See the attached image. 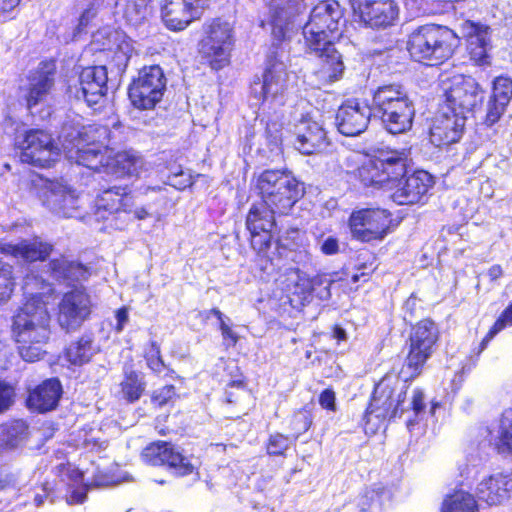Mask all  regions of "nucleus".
I'll return each mask as SVG.
<instances>
[{"instance_id":"nucleus-49","label":"nucleus","mask_w":512,"mask_h":512,"mask_svg":"<svg viewBox=\"0 0 512 512\" xmlns=\"http://www.w3.org/2000/svg\"><path fill=\"white\" fill-rule=\"evenodd\" d=\"M15 288L12 267L0 260V303L7 301Z\"/></svg>"},{"instance_id":"nucleus-15","label":"nucleus","mask_w":512,"mask_h":512,"mask_svg":"<svg viewBox=\"0 0 512 512\" xmlns=\"http://www.w3.org/2000/svg\"><path fill=\"white\" fill-rule=\"evenodd\" d=\"M20 150L23 163L39 168L51 167L59 155V148L52 135L41 129L26 131Z\"/></svg>"},{"instance_id":"nucleus-50","label":"nucleus","mask_w":512,"mask_h":512,"mask_svg":"<svg viewBox=\"0 0 512 512\" xmlns=\"http://www.w3.org/2000/svg\"><path fill=\"white\" fill-rule=\"evenodd\" d=\"M28 498L36 507L43 505L45 500L53 503L56 498L54 487L49 482L42 483L28 491Z\"/></svg>"},{"instance_id":"nucleus-46","label":"nucleus","mask_w":512,"mask_h":512,"mask_svg":"<svg viewBox=\"0 0 512 512\" xmlns=\"http://www.w3.org/2000/svg\"><path fill=\"white\" fill-rule=\"evenodd\" d=\"M310 300L316 297L320 300L328 299L331 296V278L329 273H317L309 276Z\"/></svg>"},{"instance_id":"nucleus-25","label":"nucleus","mask_w":512,"mask_h":512,"mask_svg":"<svg viewBox=\"0 0 512 512\" xmlns=\"http://www.w3.org/2000/svg\"><path fill=\"white\" fill-rule=\"evenodd\" d=\"M48 272L54 280L65 282L69 286L87 281L91 275L87 265L77 260H69L65 255L50 259Z\"/></svg>"},{"instance_id":"nucleus-28","label":"nucleus","mask_w":512,"mask_h":512,"mask_svg":"<svg viewBox=\"0 0 512 512\" xmlns=\"http://www.w3.org/2000/svg\"><path fill=\"white\" fill-rule=\"evenodd\" d=\"M62 394L58 379H47L33 389L28 397V406L38 412H47L56 408Z\"/></svg>"},{"instance_id":"nucleus-38","label":"nucleus","mask_w":512,"mask_h":512,"mask_svg":"<svg viewBox=\"0 0 512 512\" xmlns=\"http://www.w3.org/2000/svg\"><path fill=\"white\" fill-rule=\"evenodd\" d=\"M96 348L90 335H84L79 341L72 343L66 350L67 360L73 365H83L90 361Z\"/></svg>"},{"instance_id":"nucleus-59","label":"nucleus","mask_w":512,"mask_h":512,"mask_svg":"<svg viewBox=\"0 0 512 512\" xmlns=\"http://www.w3.org/2000/svg\"><path fill=\"white\" fill-rule=\"evenodd\" d=\"M312 420L306 411H299L294 414L291 421L292 429L295 431L297 438L301 433L306 432L311 426Z\"/></svg>"},{"instance_id":"nucleus-56","label":"nucleus","mask_w":512,"mask_h":512,"mask_svg":"<svg viewBox=\"0 0 512 512\" xmlns=\"http://www.w3.org/2000/svg\"><path fill=\"white\" fill-rule=\"evenodd\" d=\"M290 445V439L283 434L276 433L270 436L267 451L270 455H283Z\"/></svg>"},{"instance_id":"nucleus-6","label":"nucleus","mask_w":512,"mask_h":512,"mask_svg":"<svg viewBox=\"0 0 512 512\" xmlns=\"http://www.w3.org/2000/svg\"><path fill=\"white\" fill-rule=\"evenodd\" d=\"M203 35L198 43L202 63L213 71H220L231 64L235 37L232 25L215 17L203 24Z\"/></svg>"},{"instance_id":"nucleus-57","label":"nucleus","mask_w":512,"mask_h":512,"mask_svg":"<svg viewBox=\"0 0 512 512\" xmlns=\"http://www.w3.org/2000/svg\"><path fill=\"white\" fill-rule=\"evenodd\" d=\"M15 398L14 387L6 381L0 380V414L13 404Z\"/></svg>"},{"instance_id":"nucleus-27","label":"nucleus","mask_w":512,"mask_h":512,"mask_svg":"<svg viewBox=\"0 0 512 512\" xmlns=\"http://www.w3.org/2000/svg\"><path fill=\"white\" fill-rule=\"evenodd\" d=\"M280 62L276 55L269 57L262 74V78L254 80V85H261L260 98L264 102L268 99H275L281 96L286 87V80L283 71L280 69Z\"/></svg>"},{"instance_id":"nucleus-61","label":"nucleus","mask_w":512,"mask_h":512,"mask_svg":"<svg viewBox=\"0 0 512 512\" xmlns=\"http://www.w3.org/2000/svg\"><path fill=\"white\" fill-rule=\"evenodd\" d=\"M19 354L26 362H34L41 358L43 350L39 344H20Z\"/></svg>"},{"instance_id":"nucleus-43","label":"nucleus","mask_w":512,"mask_h":512,"mask_svg":"<svg viewBox=\"0 0 512 512\" xmlns=\"http://www.w3.org/2000/svg\"><path fill=\"white\" fill-rule=\"evenodd\" d=\"M125 377L121 382L123 397L129 402L137 401L145 390L143 375L132 370L125 369Z\"/></svg>"},{"instance_id":"nucleus-40","label":"nucleus","mask_w":512,"mask_h":512,"mask_svg":"<svg viewBox=\"0 0 512 512\" xmlns=\"http://www.w3.org/2000/svg\"><path fill=\"white\" fill-rule=\"evenodd\" d=\"M24 316L27 320L49 319L47 305L42 294H31L20 308L18 317Z\"/></svg>"},{"instance_id":"nucleus-22","label":"nucleus","mask_w":512,"mask_h":512,"mask_svg":"<svg viewBox=\"0 0 512 512\" xmlns=\"http://www.w3.org/2000/svg\"><path fill=\"white\" fill-rule=\"evenodd\" d=\"M467 117L456 113L441 112L431 120L429 127V140L436 147H446L459 142L461 139Z\"/></svg>"},{"instance_id":"nucleus-26","label":"nucleus","mask_w":512,"mask_h":512,"mask_svg":"<svg viewBox=\"0 0 512 512\" xmlns=\"http://www.w3.org/2000/svg\"><path fill=\"white\" fill-rule=\"evenodd\" d=\"M512 492V477L497 473L481 480L476 488V495L480 501L488 505H497L509 497Z\"/></svg>"},{"instance_id":"nucleus-58","label":"nucleus","mask_w":512,"mask_h":512,"mask_svg":"<svg viewBox=\"0 0 512 512\" xmlns=\"http://www.w3.org/2000/svg\"><path fill=\"white\" fill-rule=\"evenodd\" d=\"M21 0H0V17L4 21L14 20L19 12Z\"/></svg>"},{"instance_id":"nucleus-55","label":"nucleus","mask_w":512,"mask_h":512,"mask_svg":"<svg viewBox=\"0 0 512 512\" xmlns=\"http://www.w3.org/2000/svg\"><path fill=\"white\" fill-rule=\"evenodd\" d=\"M470 59L474 64L478 66H486L491 64V58L486 49V43L484 39L477 38V44L475 48H471L469 51Z\"/></svg>"},{"instance_id":"nucleus-44","label":"nucleus","mask_w":512,"mask_h":512,"mask_svg":"<svg viewBox=\"0 0 512 512\" xmlns=\"http://www.w3.org/2000/svg\"><path fill=\"white\" fill-rule=\"evenodd\" d=\"M152 0H125L124 17L133 24H141L151 12Z\"/></svg>"},{"instance_id":"nucleus-7","label":"nucleus","mask_w":512,"mask_h":512,"mask_svg":"<svg viewBox=\"0 0 512 512\" xmlns=\"http://www.w3.org/2000/svg\"><path fill=\"white\" fill-rule=\"evenodd\" d=\"M276 215V211L257 201L251 204L245 216L249 246L262 269L273 261L271 248L274 244L273 230L277 226Z\"/></svg>"},{"instance_id":"nucleus-45","label":"nucleus","mask_w":512,"mask_h":512,"mask_svg":"<svg viewBox=\"0 0 512 512\" xmlns=\"http://www.w3.org/2000/svg\"><path fill=\"white\" fill-rule=\"evenodd\" d=\"M274 244L278 251H297L302 246L301 230L297 227L287 228L276 238L274 237Z\"/></svg>"},{"instance_id":"nucleus-9","label":"nucleus","mask_w":512,"mask_h":512,"mask_svg":"<svg viewBox=\"0 0 512 512\" xmlns=\"http://www.w3.org/2000/svg\"><path fill=\"white\" fill-rule=\"evenodd\" d=\"M398 226L393 214L383 208L354 210L348 218V227L354 240L362 243L382 241Z\"/></svg>"},{"instance_id":"nucleus-2","label":"nucleus","mask_w":512,"mask_h":512,"mask_svg":"<svg viewBox=\"0 0 512 512\" xmlns=\"http://www.w3.org/2000/svg\"><path fill=\"white\" fill-rule=\"evenodd\" d=\"M404 150L381 152L379 155L352 154L344 161L346 182L366 192L393 190L407 172Z\"/></svg>"},{"instance_id":"nucleus-4","label":"nucleus","mask_w":512,"mask_h":512,"mask_svg":"<svg viewBox=\"0 0 512 512\" xmlns=\"http://www.w3.org/2000/svg\"><path fill=\"white\" fill-rule=\"evenodd\" d=\"M371 109L391 134L405 133L413 126L414 102L400 83L383 84L373 90Z\"/></svg>"},{"instance_id":"nucleus-33","label":"nucleus","mask_w":512,"mask_h":512,"mask_svg":"<svg viewBox=\"0 0 512 512\" xmlns=\"http://www.w3.org/2000/svg\"><path fill=\"white\" fill-rule=\"evenodd\" d=\"M7 252L12 257L21 258L25 262H43L53 251V246L47 242L42 241H22L17 244H9Z\"/></svg>"},{"instance_id":"nucleus-14","label":"nucleus","mask_w":512,"mask_h":512,"mask_svg":"<svg viewBox=\"0 0 512 512\" xmlns=\"http://www.w3.org/2000/svg\"><path fill=\"white\" fill-rule=\"evenodd\" d=\"M351 7L354 21L372 30L394 26L400 15L396 0H351Z\"/></svg>"},{"instance_id":"nucleus-23","label":"nucleus","mask_w":512,"mask_h":512,"mask_svg":"<svg viewBox=\"0 0 512 512\" xmlns=\"http://www.w3.org/2000/svg\"><path fill=\"white\" fill-rule=\"evenodd\" d=\"M307 22L317 30L332 34L333 39H339L345 22L344 9L338 1L321 0L312 8Z\"/></svg>"},{"instance_id":"nucleus-48","label":"nucleus","mask_w":512,"mask_h":512,"mask_svg":"<svg viewBox=\"0 0 512 512\" xmlns=\"http://www.w3.org/2000/svg\"><path fill=\"white\" fill-rule=\"evenodd\" d=\"M411 409L414 413V418H409L407 420V428L412 431L413 428L419 424L420 421L424 419L426 414L425 408V397L424 393L420 389H414L412 393V398L410 402Z\"/></svg>"},{"instance_id":"nucleus-42","label":"nucleus","mask_w":512,"mask_h":512,"mask_svg":"<svg viewBox=\"0 0 512 512\" xmlns=\"http://www.w3.org/2000/svg\"><path fill=\"white\" fill-rule=\"evenodd\" d=\"M303 37L306 48L315 54L322 51L323 48L328 46V43H333L335 39L332 38V34L326 33L306 23L303 27Z\"/></svg>"},{"instance_id":"nucleus-36","label":"nucleus","mask_w":512,"mask_h":512,"mask_svg":"<svg viewBox=\"0 0 512 512\" xmlns=\"http://www.w3.org/2000/svg\"><path fill=\"white\" fill-rule=\"evenodd\" d=\"M104 54L107 69L109 68L112 73L119 76L125 73L131 58L127 43H117L113 48L107 49Z\"/></svg>"},{"instance_id":"nucleus-63","label":"nucleus","mask_w":512,"mask_h":512,"mask_svg":"<svg viewBox=\"0 0 512 512\" xmlns=\"http://www.w3.org/2000/svg\"><path fill=\"white\" fill-rule=\"evenodd\" d=\"M335 392L331 389H325L319 396V404L322 408L335 411L336 410Z\"/></svg>"},{"instance_id":"nucleus-13","label":"nucleus","mask_w":512,"mask_h":512,"mask_svg":"<svg viewBox=\"0 0 512 512\" xmlns=\"http://www.w3.org/2000/svg\"><path fill=\"white\" fill-rule=\"evenodd\" d=\"M79 137L86 145L76 152L77 164L94 172L104 173L105 162L109 160V129L98 124L83 126Z\"/></svg>"},{"instance_id":"nucleus-39","label":"nucleus","mask_w":512,"mask_h":512,"mask_svg":"<svg viewBox=\"0 0 512 512\" xmlns=\"http://www.w3.org/2000/svg\"><path fill=\"white\" fill-rule=\"evenodd\" d=\"M27 430L25 421L12 420L0 426V440L6 446L16 447L26 438Z\"/></svg>"},{"instance_id":"nucleus-52","label":"nucleus","mask_w":512,"mask_h":512,"mask_svg":"<svg viewBox=\"0 0 512 512\" xmlns=\"http://www.w3.org/2000/svg\"><path fill=\"white\" fill-rule=\"evenodd\" d=\"M508 105L509 104L503 101L497 99L495 100L489 96L486 114L484 117V124L490 127L498 123L503 114L505 113Z\"/></svg>"},{"instance_id":"nucleus-51","label":"nucleus","mask_w":512,"mask_h":512,"mask_svg":"<svg viewBox=\"0 0 512 512\" xmlns=\"http://www.w3.org/2000/svg\"><path fill=\"white\" fill-rule=\"evenodd\" d=\"M499 448L512 452V411L506 412L500 421Z\"/></svg>"},{"instance_id":"nucleus-17","label":"nucleus","mask_w":512,"mask_h":512,"mask_svg":"<svg viewBox=\"0 0 512 512\" xmlns=\"http://www.w3.org/2000/svg\"><path fill=\"white\" fill-rule=\"evenodd\" d=\"M56 73L57 65L53 58L42 60L35 69L30 71L24 95L29 109L47 100L54 88Z\"/></svg>"},{"instance_id":"nucleus-12","label":"nucleus","mask_w":512,"mask_h":512,"mask_svg":"<svg viewBox=\"0 0 512 512\" xmlns=\"http://www.w3.org/2000/svg\"><path fill=\"white\" fill-rule=\"evenodd\" d=\"M166 77L159 65L144 66L128 87L132 105L140 110L153 109L164 95Z\"/></svg>"},{"instance_id":"nucleus-16","label":"nucleus","mask_w":512,"mask_h":512,"mask_svg":"<svg viewBox=\"0 0 512 512\" xmlns=\"http://www.w3.org/2000/svg\"><path fill=\"white\" fill-rule=\"evenodd\" d=\"M205 8L206 0H163L161 19L168 30L180 32L199 20Z\"/></svg>"},{"instance_id":"nucleus-18","label":"nucleus","mask_w":512,"mask_h":512,"mask_svg":"<svg viewBox=\"0 0 512 512\" xmlns=\"http://www.w3.org/2000/svg\"><path fill=\"white\" fill-rule=\"evenodd\" d=\"M268 25L277 46L290 39V26L302 14L301 0H270L268 3Z\"/></svg>"},{"instance_id":"nucleus-3","label":"nucleus","mask_w":512,"mask_h":512,"mask_svg":"<svg viewBox=\"0 0 512 512\" xmlns=\"http://www.w3.org/2000/svg\"><path fill=\"white\" fill-rule=\"evenodd\" d=\"M460 45L452 29L441 25H422L408 36L407 51L412 60L426 66H439L448 61Z\"/></svg>"},{"instance_id":"nucleus-8","label":"nucleus","mask_w":512,"mask_h":512,"mask_svg":"<svg viewBox=\"0 0 512 512\" xmlns=\"http://www.w3.org/2000/svg\"><path fill=\"white\" fill-rule=\"evenodd\" d=\"M442 107L467 117L482 107L485 90L471 75L454 74L441 81Z\"/></svg>"},{"instance_id":"nucleus-34","label":"nucleus","mask_w":512,"mask_h":512,"mask_svg":"<svg viewBox=\"0 0 512 512\" xmlns=\"http://www.w3.org/2000/svg\"><path fill=\"white\" fill-rule=\"evenodd\" d=\"M12 333L19 344H41L50 334L48 322H13Z\"/></svg>"},{"instance_id":"nucleus-53","label":"nucleus","mask_w":512,"mask_h":512,"mask_svg":"<svg viewBox=\"0 0 512 512\" xmlns=\"http://www.w3.org/2000/svg\"><path fill=\"white\" fill-rule=\"evenodd\" d=\"M331 278V288L342 291L344 293H350L356 291L358 286H352L347 276V269L342 268L338 271L329 273Z\"/></svg>"},{"instance_id":"nucleus-62","label":"nucleus","mask_w":512,"mask_h":512,"mask_svg":"<svg viewBox=\"0 0 512 512\" xmlns=\"http://www.w3.org/2000/svg\"><path fill=\"white\" fill-rule=\"evenodd\" d=\"M175 394V387L173 385H165L154 392L152 400L159 406H162L168 403Z\"/></svg>"},{"instance_id":"nucleus-47","label":"nucleus","mask_w":512,"mask_h":512,"mask_svg":"<svg viewBox=\"0 0 512 512\" xmlns=\"http://www.w3.org/2000/svg\"><path fill=\"white\" fill-rule=\"evenodd\" d=\"M490 97L507 104L512 100V78L507 75H499L492 82Z\"/></svg>"},{"instance_id":"nucleus-20","label":"nucleus","mask_w":512,"mask_h":512,"mask_svg":"<svg viewBox=\"0 0 512 512\" xmlns=\"http://www.w3.org/2000/svg\"><path fill=\"white\" fill-rule=\"evenodd\" d=\"M373 113L371 106L356 98L345 100L336 113L338 131L345 136H357L363 133Z\"/></svg>"},{"instance_id":"nucleus-60","label":"nucleus","mask_w":512,"mask_h":512,"mask_svg":"<svg viewBox=\"0 0 512 512\" xmlns=\"http://www.w3.org/2000/svg\"><path fill=\"white\" fill-rule=\"evenodd\" d=\"M239 328L243 329L240 326H234L233 322H230V324L227 322H220V330L222 332L225 345L233 346L236 344L240 337V331L238 330Z\"/></svg>"},{"instance_id":"nucleus-41","label":"nucleus","mask_w":512,"mask_h":512,"mask_svg":"<svg viewBox=\"0 0 512 512\" xmlns=\"http://www.w3.org/2000/svg\"><path fill=\"white\" fill-rule=\"evenodd\" d=\"M442 512H477L476 501L471 494L456 491L444 500Z\"/></svg>"},{"instance_id":"nucleus-35","label":"nucleus","mask_w":512,"mask_h":512,"mask_svg":"<svg viewBox=\"0 0 512 512\" xmlns=\"http://www.w3.org/2000/svg\"><path fill=\"white\" fill-rule=\"evenodd\" d=\"M319 58V73L322 78L329 82L338 80L344 71V63L341 54L337 51L334 43H328V46L317 53Z\"/></svg>"},{"instance_id":"nucleus-19","label":"nucleus","mask_w":512,"mask_h":512,"mask_svg":"<svg viewBox=\"0 0 512 512\" xmlns=\"http://www.w3.org/2000/svg\"><path fill=\"white\" fill-rule=\"evenodd\" d=\"M141 457L144 462L153 466L168 465L180 476L191 474L195 469V463L192 462L191 457L182 455L167 442L159 441L149 444L142 451Z\"/></svg>"},{"instance_id":"nucleus-5","label":"nucleus","mask_w":512,"mask_h":512,"mask_svg":"<svg viewBox=\"0 0 512 512\" xmlns=\"http://www.w3.org/2000/svg\"><path fill=\"white\" fill-rule=\"evenodd\" d=\"M254 189L259 202L279 216L289 215L305 193L303 184L287 169L262 171L256 177Z\"/></svg>"},{"instance_id":"nucleus-10","label":"nucleus","mask_w":512,"mask_h":512,"mask_svg":"<svg viewBox=\"0 0 512 512\" xmlns=\"http://www.w3.org/2000/svg\"><path fill=\"white\" fill-rule=\"evenodd\" d=\"M439 337L435 322H416L410 333V349L400 371L405 379H413L421 374L424 364L431 357Z\"/></svg>"},{"instance_id":"nucleus-1","label":"nucleus","mask_w":512,"mask_h":512,"mask_svg":"<svg viewBox=\"0 0 512 512\" xmlns=\"http://www.w3.org/2000/svg\"><path fill=\"white\" fill-rule=\"evenodd\" d=\"M167 178L170 188L149 185L133 191L127 184L103 187L93 199L92 213L97 220L109 221L118 230H123L127 222L161 219L178 202L176 190H184L194 183L191 175L180 166L171 171Z\"/></svg>"},{"instance_id":"nucleus-11","label":"nucleus","mask_w":512,"mask_h":512,"mask_svg":"<svg viewBox=\"0 0 512 512\" xmlns=\"http://www.w3.org/2000/svg\"><path fill=\"white\" fill-rule=\"evenodd\" d=\"M406 392L390 385L389 379L381 380L375 387L370 405L365 414V429L375 432L386 419L395 418L405 400Z\"/></svg>"},{"instance_id":"nucleus-54","label":"nucleus","mask_w":512,"mask_h":512,"mask_svg":"<svg viewBox=\"0 0 512 512\" xmlns=\"http://www.w3.org/2000/svg\"><path fill=\"white\" fill-rule=\"evenodd\" d=\"M146 361L148 367L157 374L166 370V365L160 356V348L155 342L151 343L150 349L146 352Z\"/></svg>"},{"instance_id":"nucleus-32","label":"nucleus","mask_w":512,"mask_h":512,"mask_svg":"<svg viewBox=\"0 0 512 512\" xmlns=\"http://www.w3.org/2000/svg\"><path fill=\"white\" fill-rule=\"evenodd\" d=\"M294 144L302 154L312 155L321 151L329 143L326 131L316 122H310L303 132L297 134Z\"/></svg>"},{"instance_id":"nucleus-64","label":"nucleus","mask_w":512,"mask_h":512,"mask_svg":"<svg viewBox=\"0 0 512 512\" xmlns=\"http://www.w3.org/2000/svg\"><path fill=\"white\" fill-rule=\"evenodd\" d=\"M321 252L324 255H335L339 252V241L336 237L329 236L321 244Z\"/></svg>"},{"instance_id":"nucleus-37","label":"nucleus","mask_w":512,"mask_h":512,"mask_svg":"<svg viewBox=\"0 0 512 512\" xmlns=\"http://www.w3.org/2000/svg\"><path fill=\"white\" fill-rule=\"evenodd\" d=\"M62 476L66 475L71 483H68L71 486V491L66 495V501L69 505L81 504L85 501L87 496V486H77L79 483L83 482V473L75 467H72L70 464L61 466Z\"/></svg>"},{"instance_id":"nucleus-29","label":"nucleus","mask_w":512,"mask_h":512,"mask_svg":"<svg viewBox=\"0 0 512 512\" xmlns=\"http://www.w3.org/2000/svg\"><path fill=\"white\" fill-rule=\"evenodd\" d=\"M58 308L67 320H84L90 314V296L83 287L74 288L63 294Z\"/></svg>"},{"instance_id":"nucleus-30","label":"nucleus","mask_w":512,"mask_h":512,"mask_svg":"<svg viewBox=\"0 0 512 512\" xmlns=\"http://www.w3.org/2000/svg\"><path fill=\"white\" fill-rule=\"evenodd\" d=\"M139 157L126 151H114L109 149V160L105 162L104 173L117 178L138 177L141 169Z\"/></svg>"},{"instance_id":"nucleus-21","label":"nucleus","mask_w":512,"mask_h":512,"mask_svg":"<svg viewBox=\"0 0 512 512\" xmlns=\"http://www.w3.org/2000/svg\"><path fill=\"white\" fill-rule=\"evenodd\" d=\"M106 66H86L79 74L75 85L76 97H82L88 106L98 104L108 92Z\"/></svg>"},{"instance_id":"nucleus-31","label":"nucleus","mask_w":512,"mask_h":512,"mask_svg":"<svg viewBox=\"0 0 512 512\" xmlns=\"http://www.w3.org/2000/svg\"><path fill=\"white\" fill-rule=\"evenodd\" d=\"M309 276L302 272L300 269H290L285 274L283 281V291L289 298L290 303L293 305L303 306L305 302H310Z\"/></svg>"},{"instance_id":"nucleus-24","label":"nucleus","mask_w":512,"mask_h":512,"mask_svg":"<svg viewBox=\"0 0 512 512\" xmlns=\"http://www.w3.org/2000/svg\"><path fill=\"white\" fill-rule=\"evenodd\" d=\"M432 176L424 170H416L412 174L402 178L396 182L394 186L393 197L400 204H414L433 186Z\"/></svg>"}]
</instances>
